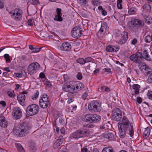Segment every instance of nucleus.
<instances>
[{
    "mask_svg": "<svg viewBox=\"0 0 152 152\" xmlns=\"http://www.w3.org/2000/svg\"><path fill=\"white\" fill-rule=\"evenodd\" d=\"M137 42V40L136 38H134L132 42L131 43L132 44L134 45Z\"/></svg>",
    "mask_w": 152,
    "mask_h": 152,
    "instance_id": "nucleus-53",
    "label": "nucleus"
},
{
    "mask_svg": "<svg viewBox=\"0 0 152 152\" xmlns=\"http://www.w3.org/2000/svg\"><path fill=\"white\" fill-rule=\"evenodd\" d=\"M39 94V92L37 91L34 94V96L32 97V99L33 100H35L38 97Z\"/></svg>",
    "mask_w": 152,
    "mask_h": 152,
    "instance_id": "nucleus-41",
    "label": "nucleus"
},
{
    "mask_svg": "<svg viewBox=\"0 0 152 152\" xmlns=\"http://www.w3.org/2000/svg\"><path fill=\"white\" fill-rule=\"evenodd\" d=\"M8 125V122L6 118L4 116H0V126L3 128L7 127Z\"/></svg>",
    "mask_w": 152,
    "mask_h": 152,
    "instance_id": "nucleus-15",
    "label": "nucleus"
},
{
    "mask_svg": "<svg viewBox=\"0 0 152 152\" xmlns=\"http://www.w3.org/2000/svg\"><path fill=\"white\" fill-rule=\"evenodd\" d=\"M101 120V117L97 114H91V123H96L99 122Z\"/></svg>",
    "mask_w": 152,
    "mask_h": 152,
    "instance_id": "nucleus-17",
    "label": "nucleus"
},
{
    "mask_svg": "<svg viewBox=\"0 0 152 152\" xmlns=\"http://www.w3.org/2000/svg\"><path fill=\"white\" fill-rule=\"evenodd\" d=\"M91 2L93 5L96 6L97 5L98 1L97 0H92Z\"/></svg>",
    "mask_w": 152,
    "mask_h": 152,
    "instance_id": "nucleus-51",
    "label": "nucleus"
},
{
    "mask_svg": "<svg viewBox=\"0 0 152 152\" xmlns=\"http://www.w3.org/2000/svg\"><path fill=\"white\" fill-rule=\"evenodd\" d=\"M42 101L45 102H49L48 97L46 94L44 95L43 96H42L41 99L39 100V101Z\"/></svg>",
    "mask_w": 152,
    "mask_h": 152,
    "instance_id": "nucleus-35",
    "label": "nucleus"
},
{
    "mask_svg": "<svg viewBox=\"0 0 152 152\" xmlns=\"http://www.w3.org/2000/svg\"><path fill=\"white\" fill-rule=\"evenodd\" d=\"M33 19L31 18H30L28 20L27 22L28 25L31 26L33 25Z\"/></svg>",
    "mask_w": 152,
    "mask_h": 152,
    "instance_id": "nucleus-44",
    "label": "nucleus"
},
{
    "mask_svg": "<svg viewBox=\"0 0 152 152\" xmlns=\"http://www.w3.org/2000/svg\"><path fill=\"white\" fill-rule=\"evenodd\" d=\"M82 30L79 27H75L74 28L72 31V37L76 38H78L81 36L82 34Z\"/></svg>",
    "mask_w": 152,
    "mask_h": 152,
    "instance_id": "nucleus-11",
    "label": "nucleus"
},
{
    "mask_svg": "<svg viewBox=\"0 0 152 152\" xmlns=\"http://www.w3.org/2000/svg\"><path fill=\"white\" fill-rule=\"evenodd\" d=\"M124 34L126 35V36L124 37V38H123L120 40L119 41V43L120 44H122L124 43L127 40V33L125 32L124 33Z\"/></svg>",
    "mask_w": 152,
    "mask_h": 152,
    "instance_id": "nucleus-30",
    "label": "nucleus"
},
{
    "mask_svg": "<svg viewBox=\"0 0 152 152\" xmlns=\"http://www.w3.org/2000/svg\"><path fill=\"white\" fill-rule=\"evenodd\" d=\"M25 99V96L23 94H20L18 95L17 96L18 100L19 103L22 105H24L25 104L24 102Z\"/></svg>",
    "mask_w": 152,
    "mask_h": 152,
    "instance_id": "nucleus-16",
    "label": "nucleus"
},
{
    "mask_svg": "<svg viewBox=\"0 0 152 152\" xmlns=\"http://www.w3.org/2000/svg\"><path fill=\"white\" fill-rule=\"evenodd\" d=\"M26 57L25 55H23L21 57V60H26Z\"/></svg>",
    "mask_w": 152,
    "mask_h": 152,
    "instance_id": "nucleus-61",
    "label": "nucleus"
},
{
    "mask_svg": "<svg viewBox=\"0 0 152 152\" xmlns=\"http://www.w3.org/2000/svg\"><path fill=\"white\" fill-rule=\"evenodd\" d=\"M0 104L2 105L3 107H5L6 105V103L5 102L3 101H2L0 102Z\"/></svg>",
    "mask_w": 152,
    "mask_h": 152,
    "instance_id": "nucleus-58",
    "label": "nucleus"
},
{
    "mask_svg": "<svg viewBox=\"0 0 152 152\" xmlns=\"http://www.w3.org/2000/svg\"><path fill=\"white\" fill-rule=\"evenodd\" d=\"M88 109L90 111L97 112L100 111L102 110L101 103L98 100H93L88 105Z\"/></svg>",
    "mask_w": 152,
    "mask_h": 152,
    "instance_id": "nucleus-4",
    "label": "nucleus"
},
{
    "mask_svg": "<svg viewBox=\"0 0 152 152\" xmlns=\"http://www.w3.org/2000/svg\"><path fill=\"white\" fill-rule=\"evenodd\" d=\"M103 70H104L105 72H107L110 73H112L111 70L110 68H104V69H103Z\"/></svg>",
    "mask_w": 152,
    "mask_h": 152,
    "instance_id": "nucleus-54",
    "label": "nucleus"
},
{
    "mask_svg": "<svg viewBox=\"0 0 152 152\" xmlns=\"http://www.w3.org/2000/svg\"><path fill=\"white\" fill-rule=\"evenodd\" d=\"M7 94L11 98H15V96L13 90H9L7 91Z\"/></svg>",
    "mask_w": 152,
    "mask_h": 152,
    "instance_id": "nucleus-31",
    "label": "nucleus"
},
{
    "mask_svg": "<svg viewBox=\"0 0 152 152\" xmlns=\"http://www.w3.org/2000/svg\"><path fill=\"white\" fill-rule=\"evenodd\" d=\"M151 132L150 128L149 127H148L145 128V130L144 132V135L145 136H149Z\"/></svg>",
    "mask_w": 152,
    "mask_h": 152,
    "instance_id": "nucleus-32",
    "label": "nucleus"
},
{
    "mask_svg": "<svg viewBox=\"0 0 152 152\" xmlns=\"http://www.w3.org/2000/svg\"><path fill=\"white\" fill-rule=\"evenodd\" d=\"M4 58L5 59L7 62H9L10 61V59L9 56L8 54H6L4 55Z\"/></svg>",
    "mask_w": 152,
    "mask_h": 152,
    "instance_id": "nucleus-42",
    "label": "nucleus"
},
{
    "mask_svg": "<svg viewBox=\"0 0 152 152\" xmlns=\"http://www.w3.org/2000/svg\"><path fill=\"white\" fill-rule=\"evenodd\" d=\"M63 142V139H58L54 143V147L55 148H58L62 144Z\"/></svg>",
    "mask_w": 152,
    "mask_h": 152,
    "instance_id": "nucleus-26",
    "label": "nucleus"
},
{
    "mask_svg": "<svg viewBox=\"0 0 152 152\" xmlns=\"http://www.w3.org/2000/svg\"><path fill=\"white\" fill-rule=\"evenodd\" d=\"M30 149L31 150L33 151H35L36 150L37 148L34 144L33 145H31L30 146Z\"/></svg>",
    "mask_w": 152,
    "mask_h": 152,
    "instance_id": "nucleus-43",
    "label": "nucleus"
},
{
    "mask_svg": "<svg viewBox=\"0 0 152 152\" xmlns=\"http://www.w3.org/2000/svg\"><path fill=\"white\" fill-rule=\"evenodd\" d=\"M76 62L81 64H83L85 63V60L83 58L78 59L77 60Z\"/></svg>",
    "mask_w": 152,
    "mask_h": 152,
    "instance_id": "nucleus-37",
    "label": "nucleus"
},
{
    "mask_svg": "<svg viewBox=\"0 0 152 152\" xmlns=\"http://www.w3.org/2000/svg\"><path fill=\"white\" fill-rule=\"evenodd\" d=\"M147 95L149 99L152 100V91H148V92Z\"/></svg>",
    "mask_w": 152,
    "mask_h": 152,
    "instance_id": "nucleus-46",
    "label": "nucleus"
},
{
    "mask_svg": "<svg viewBox=\"0 0 152 152\" xmlns=\"http://www.w3.org/2000/svg\"><path fill=\"white\" fill-rule=\"evenodd\" d=\"M144 25V23L142 20L137 19H132L128 22L127 26L131 32L136 33L139 28H141Z\"/></svg>",
    "mask_w": 152,
    "mask_h": 152,
    "instance_id": "nucleus-2",
    "label": "nucleus"
},
{
    "mask_svg": "<svg viewBox=\"0 0 152 152\" xmlns=\"http://www.w3.org/2000/svg\"><path fill=\"white\" fill-rule=\"evenodd\" d=\"M135 8L133 7L130 8L128 11V13L130 15L133 14L135 13Z\"/></svg>",
    "mask_w": 152,
    "mask_h": 152,
    "instance_id": "nucleus-40",
    "label": "nucleus"
},
{
    "mask_svg": "<svg viewBox=\"0 0 152 152\" xmlns=\"http://www.w3.org/2000/svg\"><path fill=\"white\" fill-rule=\"evenodd\" d=\"M60 48L61 50L64 51H69L72 48V46L69 42H64L61 45Z\"/></svg>",
    "mask_w": 152,
    "mask_h": 152,
    "instance_id": "nucleus-13",
    "label": "nucleus"
},
{
    "mask_svg": "<svg viewBox=\"0 0 152 152\" xmlns=\"http://www.w3.org/2000/svg\"><path fill=\"white\" fill-rule=\"evenodd\" d=\"M45 84L47 87L49 88H50L51 86V83L49 81H47Z\"/></svg>",
    "mask_w": 152,
    "mask_h": 152,
    "instance_id": "nucleus-52",
    "label": "nucleus"
},
{
    "mask_svg": "<svg viewBox=\"0 0 152 152\" xmlns=\"http://www.w3.org/2000/svg\"><path fill=\"white\" fill-rule=\"evenodd\" d=\"M148 81L152 83V73L148 77Z\"/></svg>",
    "mask_w": 152,
    "mask_h": 152,
    "instance_id": "nucleus-56",
    "label": "nucleus"
},
{
    "mask_svg": "<svg viewBox=\"0 0 152 152\" xmlns=\"http://www.w3.org/2000/svg\"><path fill=\"white\" fill-rule=\"evenodd\" d=\"M145 23L148 24L151 23L152 22V18L149 15H145Z\"/></svg>",
    "mask_w": 152,
    "mask_h": 152,
    "instance_id": "nucleus-33",
    "label": "nucleus"
},
{
    "mask_svg": "<svg viewBox=\"0 0 152 152\" xmlns=\"http://www.w3.org/2000/svg\"><path fill=\"white\" fill-rule=\"evenodd\" d=\"M39 110L38 105L35 104H32L29 105L26 110L27 114L30 116H33L36 114Z\"/></svg>",
    "mask_w": 152,
    "mask_h": 152,
    "instance_id": "nucleus-5",
    "label": "nucleus"
},
{
    "mask_svg": "<svg viewBox=\"0 0 152 152\" xmlns=\"http://www.w3.org/2000/svg\"><path fill=\"white\" fill-rule=\"evenodd\" d=\"M12 115L16 119L20 118L22 116V112L21 109L18 107H15L12 112Z\"/></svg>",
    "mask_w": 152,
    "mask_h": 152,
    "instance_id": "nucleus-12",
    "label": "nucleus"
},
{
    "mask_svg": "<svg viewBox=\"0 0 152 152\" xmlns=\"http://www.w3.org/2000/svg\"><path fill=\"white\" fill-rule=\"evenodd\" d=\"M15 145L16 147L18 149L20 147L22 146L21 145L18 143H15Z\"/></svg>",
    "mask_w": 152,
    "mask_h": 152,
    "instance_id": "nucleus-59",
    "label": "nucleus"
},
{
    "mask_svg": "<svg viewBox=\"0 0 152 152\" xmlns=\"http://www.w3.org/2000/svg\"><path fill=\"white\" fill-rule=\"evenodd\" d=\"M122 0H117V6L118 8L119 9H121L122 8L121 3L122 2Z\"/></svg>",
    "mask_w": 152,
    "mask_h": 152,
    "instance_id": "nucleus-38",
    "label": "nucleus"
},
{
    "mask_svg": "<svg viewBox=\"0 0 152 152\" xmlns=\"http://www.w3.org/2000/svg\"><path fill=\"white\" fill-rule=\"evenodd\" d=\"M85 63L91 62L92 60V58L91 57L86 58L84 59Z\"/></svg>",
    "mask_w": 152,
    "mask_h": 152,
    "instance_id": "nucleus-45",
    "label": "nucleus"
},
{
    "mask_svg": "<svg viewBox=\"0 0 152 152\" xmlns=\"http://www.w3.org/2000/svg\"><path fill=\"white\" fill-rule=\"evenodd\" d=\"M91 114H87L83 116V119L84 121L91 123Z\"/></svg>",
    "mask_w": 152,
    "mask_h": 152,
    "instance_id": "nucleus-23",
    "label": "nucleus"
},
{
    "mask_svg": "<svg viewBox=\"0 0 152 152\" xmlns=\"http://www.w3.org/2000/svg\"><path fill=\"white\" fill-rule=\"evenodd\" d=\"M49 102H43L42 101H39V103L40 107L43 108H46L48 106L49 104Z\"/></svg>",
    "mask_w": 152,
    "mask_h": 152,
    "instance_id": "nucleus-25",
    "label": "nucleus"
},
{
    "mask_svg": "<svg viewBox=\"0 0 152 152\" xmlns=\"http://www.w3.org/2000/svg\"><path fill=\"white\" fill-rule=\"evenodd\" d=\"M105 137L110 140H115V137L114 134L112 132H107L105 134Z\"/></svg>",
    "mask_w": 152,
    "mask_h": 152,
    "instance_id": "nucleus-22",
    "label": "nucleus"
},
{
    "mask_svg": "<svg viewBox=\"0 0 152 152\" xmlns=\"http://www.w3.org/2000/svg\"><path fill=\"white\" fill-rule=\"evenodd\" d=\"M76 77L78 79L81 80L83 76L81 73H78Z\"/></svg>",
    "mask_w": 152,
    "mask_h": 152,
    "instance_id": "nucleus-49",
    "label": "nucleus"
},
{
    "mask_svg": "<svg viewBox=\"0 0 152 152\" xmlns=\"http://www.w3.org/2000/svg\"><path fill=\"white\" fill-rule=\"evenodd\" d=\"M142 57V54L139 52H137L131 55L130 57V59L136 63L140 64L141 62Z\"/></svg>",
    "mask_w": 152,
    "mask_h": 152,
    "instance_id": "nucleus-7",
    "label": "nucleus"
},
{
    "mask_svg": "<svg viewBox=\"0 0 152 152\" xmlns=\"http://www.w3.org/2000/svg\"><path fill=\"white\" fill-rule=\"evenodd\" d=\"M62 89L64 92L72 93V91H75V87L73 83L68 82L64 83L62 86Z\"/></svg>",
    "mask_w": 152,
    "mask_h": 152,
    "instance_id": "nucleus-8",
    "label": "nucleus"
},
{
    "mask_svg": "<svg viewBox=\"0 0 152 152\" xmlns=\"http://www.w3.org/2000/svg\"><path fill=\"white\" fill-rule=\"evenodd\" d=\"M73 86L75 87V90H80L84 88V85L82 83L79 82L75 83H73Z\"/></svg>",
    "mask_w": 152,
    "mask_h": 152,
    "instance_id": "nucleus-21",
    "label": "nucleus"
},
{
    "mask_svg": "<svg viewBox=\"0 0 152 152\" xmlns=\"http://www.w3.org/2000/svg\"><path fill=\"white\" fill-rule=\"evenodd\" d=\"M143 8L145 11L147 12H150L151 10L150 6L147 4H145L143 5Z\"/></svg>",
    "mask_w": 152,
    "mask_h": 152,
    "instance_id": "nucleus-28",
    "label": "nucleus"
},
{
    "mask_svg": "<svg viewBox=\"0 0 152 152\" xmlns=\"http://www.w3.org/2000/svg\"><path fill=\"white\" fill-rule=\"evenodd\" d=\"M79 131L73 132L72 134V137L74 138H78L80 137Z\"/></svg>",
    "mask_w": 152,
    "mask_h": 152,
    "instance_id": "nucleus-29",
    "label": "nucleus"
},
{
    "mask_svg": "<svg viewBox=\"0 0 152 152\" xmlns=\"http://www.w3.org/2000/svg\"><path fill=\"white\" fill-rule=\"evenodd\" d=\"M133 88L134 90L139 89L140 86L138 84H134L133 86Z\"/></svg>",
    "mask_w": 152,
    "mask_h": 152,
    "instance_id": "nucleus-47",
    "label": "nucleus"
},
{
    "mask_svg": "<svg viewBox=\"0 0 152 152\" xmlns=\"http://www.w3.org/2000/svg\"><path fill=\"white\" fill-rule=\"evenodd\" d=\"M137 102L139 104L141 103L142 102V98L140 97H138L137 98Z\"/></svg>",
    "mask_w": 152,
    "mask_h": 152,
    "instance_id": "nucleus-55",
    "label": "nucleus"
},
{
    "mask_svg": "<svg viewBox=\"0 0 152 152\" xmlns=\"http://www.w3.org/2000/svg\"><path fill=\"white\" fill-rule=\"evenodd\" d=\"M142 52L143 53L142 54V58H145L148 61H151V58L149 56L148 50H146L145 49H143Z\"/></svg>",
    "mask_w": 152,
    "mask_h": 152,
    "instance_id": "nucleus-20",
    "label": "nucleus"
},
{
    "mask_svg": "<svg viewBox=\"0 0 152 152\" xmlns=\"http://www.w3.org/2000/svg\"><path fill=\"white\" fill-rule=\"evenodd\" d=\"M120 129L119 132V135L120 137L121 138L124 137L126 136V131L122 129Z\"/></svg>",
    "mask_w": 152,
    "mask_h": 152,
    "instance_id": "nucleus-27",
    "label": "nucleus"
},
{
    "mask_svg": "<svg viewBox=\"0 0 152 152\" xmlns=\"http://www.w3.org/2000/svg\"><path fill=\"white\" fill-rule=\"evenodd\" d=\"M107 28V23L105 22L102 23L100 28L97 33L98 37H103L106 32Z\"/></svg>",
    "mask_w": 152,
    "mask_h": 152,
    "instance_id": "nucleus-9",
    "label": "nucleus"
},
{
    "mask_svg": "<svg viewBox=\"0 0 152 152\" xmlns=\"http://www.w3.org/2000/svg\"><path fill=\"white\" fill-rule=\"evenodd\" d=\"M40 67L39 64L37 62L30 64L28 67V71L30 75H32L39 70Z\"/></svg>",
    "mask_w": 152,
    "mask_h": 152,
    "instance_id": "nucleus-6",
    "label": "nucleus"
},
{
    "mask_svg": "<svg viewBox=\"0 0 152 152\" xmlns=\"http://www.w3.org/2000/svg\"><path fill=\"white\" fill-rule=\"evenodd\" d=\"M119 129H122L127 131V133L132 137L134 135L133 126L130 123L128 119L125 116L123 118L121 122H119L118 124Z\"/></svg>",
    "mask_w": 152,
    "mask_h": 152,
    "instance_id": "nucleus-1",
    "label": "nucleus"
},
{
    "mask_svg": "<svg viewBox=\"0 0 152 152\" xmlns=\"http://www.w3.org/2000/svg\"><path fill=\"white\" fill-rule=\"evenodd\" d=\"M12 13H15V15H19L18 17H16L15 16V20H20L22 19V12L21 10H20L18 9H16L14 11V12H13Z\"/></svg>",
    "mask_w": 152,
    "mask_h": 152,
    "instance_id": "nucleus-18",
    "label": "nucleus"
},
{
    "mask_svg": "<svg viewBox=\"0 0 152 152\" xmlns=\"http://www.w3.org/2000/svg\"><path fill=\"white\" fill-rule=\"evenodd\" d=\"M60 132L62 134H64L65 133V129L64 127H62L60 129Z\"/></svg>",
    "mask_w": 152,
    "mask_h": 152,
    "instance_id": "nucleus-62",
    "label": "nucleus"
},
{
    "mask_svg": "<svg viewBox=\"0 0 152 152\" xmlns=\"http://www.w3.org/2000/svg\"><path fill=\"white\" fill-rule=\"evenodd\" d=\"M61 12V9L58 8L56 9V14L55 15V18H53L54 20L59 22H61L63 21V19L61 17L62 14Z\"/></svg>",
    "mask_w": 152,
    "mask_h": 152,
    "instance_id": "nucleus-14",
    "label": "nucleus"
},
{
    "mask_svg": "<svg viewBox=\"0 0 152 152\" xmlns=\"http://www.w3.org/2000/svg\"><path fill=\"white\" fill-rule=\"evenodd\" d=\"M142 69H144V70H145V71H148V68L147 67V66H146L145 65L143 66H142Z\"/></svg>",
    "mask_w": 152,
    "mask_h": 152,
    "instance_id": "nucleus-64",
    "label": "nucleus"
},
{
    "mask_svg": "<svg viewBox=\"0 0 152 152\" xmlns=\"http://www.w3.org/2000/svg\"><path fill=\"white\" fill-rule=\"evenodd\" d=\"M88 0H78V1L79 2L81 5H84L86 4Z\"/></svg>",
    "mask_w": 152,
    "mask_h": 152,
    "instance_id": "nucleus-39",
    "label": "nucleus"
},
{
    "mask_svg": "<svg viewBox=\"0 0 152 152\" xmlns=\"http://www.w3.org/2000/svg\"><path fill=\"white\" fill-rule=\"evenodd\" d=\"M113 149L111 148H106L103 149L102 152H114Z\"/></svg>",
    "mask_w": 152,
    "mask_h": 152,
    "instance_id": "nucleus-36",
    "label": "nucleus"
},
{
    "mask_svg": "<svg viewBox=\"0 0 152 152\" xmlns=\"http://www.w3.org/2000/svg\"><path fill=\"white\" fill-rule=\"evenodd\" d=\"M102 13L103 15H105L107 14V12L106 11L103 10H102Z\"/></svg>",
    "mask_w": 152,
    "mask_h": 152,
    "instance_id": "nucleus-63",
    "label": "nucleus"
},
{
    "mask_svg": "<svg viewBox=\"0 0 152 152\" xmlns=\"http://www.w3.org/2000/svg\"><path fill=\"white\" fill-rule=\"evenodd\" d=\"M29 1L32 4H37L39 3L38 0H30Z\"/></svg>",
    "mask_w": 152,
    "mask_h": 152,
    "instance_id": "nucleus-50",
    "label": "nucleus"
},
{
    "mask_svg": "<svg viewBox=\"0 0 152 152\" xmlns=\"http://www.w3.org/2000/svg\"><path fill=\"white\" fill-rule=\"evenodd\" d=\"M41 48H34L33 50H32V52L33 53H36L38 52H39L40 50L41 49Z\"/></svg>",
    "mask_w": 152,
    "mask_h": 152,
    "instance_id": "nucleus-48",
    "label": "nucleus"
},
{
    "mask_svg": "<svg viewBox=\"0 0 152 152\" xmlns=\"http://www.w3.org/2000/svg\"><path fill=\"white\" fill-rule=\"evenodd\" d=\"M39 77L41 78H44L45 77V74L43 72H41L40 74Z\"/></svg>",
    "mask_w": 152,
    "mask_h": 152,
    "instance_id": "nucleus-57",
    "label": "nucleus"
},
{
    "mask_svg": "<svg viewBox=\"0 0 152 152\" xmlns=\"http://www.w3.org/2000/svg\"><path fill=\"white\" fill-rule=\"evenodd\" d=\"M145 41L146 43H149L152 41V35H148L145 38Z\"/></svg>",
    "mask_w": 152,
    "mask_h": 152,
    "instance_id": "nucleus-34",
    "label": "nucleus"
},
{
    "mask_svg": "<svg viewBox=\"0 0 152 152\" xmlns=\"http://www.w3.org/2000/svg\"><path fill=\"white\" fill-rule=\"evenodd\" d=\"M20 152H24V148L22 147V146L20 147L18 149Z\"/></svg>",
    "mask_w": 152,
    "mask_h": 152,
    "instance_id": "nucleus-60",
    "label": "nucleus"
},
{
    "mask_svg": "<svg viewBox=\"0 0 152 152\" xmlns=\"http://www.w3.org/2000/svg\"><path fill=\"white\" fill-rule=\"evenodd\" d=\"M119 49V48L118 47H115L114 46L109 45L107 47L106 50L107 52H114L118 51Z\"/></svg>",
    "mask_w": 152,
    "mask_h": 152,
    "instance_id": "nucleus-19",
    "label": "nucleus"
},
{
    "mask_svg": "<svg viewBox=\"0 0 152 152\" xmlns=\"http://www.w3.org/2000/svg\"><path fill=\"white\" fill-rule=\"evenodd\" d=\"M80 135V137L88 136L89 135V133L88 131L86 130L79 131Z\"/></svg>",
    "mask_w": 152,
    "mask_h": 152,
    "instance_id": "nucleus-24",
    "label": "nucleus"
},
{
    "mask_svg": "<svg viewBox=\"0 0 152 152\" xmlns=\"http://www.w3.org/2000/svg\"><path fill=\"white\" fill-rule=\"evenodd\" d=\"M122 118V113L119 108H117L112 115V119L114 121H119Z\"/></svg>",
    "mask_w": 152,
    "mask_h": 152,
    "instance_id": "nucleus-10",
    "label": "nucleus"
},
{
    "mask_svg": "<svg viewBox=\"0 0 152 152\" xmlns=\"http://www.w3.org/2000/svg\"><path fill=\"white\" fill-rule=\"evenodd\" d=\"M31 129L28 125L25 123H22L15 129L14 130V133L19 137H23L29 133Z\"/></svg>",
    "mask_w": 152,
    "mask_h": 152,
    "instance_id": "nucleus-3",
    "label": "nucleus"
}]
</instances>
